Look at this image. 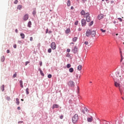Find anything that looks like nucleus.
I'll list each match as a JSON object with an SVG mask.
<instances>
[{"instance_id":"e433bc0d","label":"nucleus","mask_w":124,"mask_h":124,"mask_svg":"<svg viewBox=\"0 0 124 124\" xmlns=\"http://www.w3.org/2000/svg\"><path fill=\"white\" fill-rule=\"evenodd\" d=\"M100 31H102V32H105L106 31V30H104L102 29H101Z\"/></svg>"},{"instance_id":"f03ea898","label":"nucleus","mask_w":124,"mask_h":124,"mask_svg":"<svg viewBox=\"0 0 124 124\" xmlns=\"http://www.w3.org/2000/svg\"><path fill=\"white\" fill-rule=\"evenodd\" d=\"M91 33L92 30L90 29L87 30L86 32V36H87V37H90V36L91 35Z\"/></svg>"},{"instance_id":"f8f14e48","label":"nucleus","mask_w":124,"mask_h":124,"mask_svg":"<svg viewBox=\"0 0 124 124\" xmlns=\"http://www.w3.org/2000/svg\"><path fill=\"white\" fill-rule=\"evenodd\" d=\"M104 18V15L102 14H100L98 16V19L99 20H101V19H103Z\"/></svg>"},{"instance_id":"bb28decb","label":"nucleus","mask_w":124,"mask_h":124,"mask_svg":"<svg viewBox=\"0 0 124 124\" xmlns=\"http://www.w3.org/2000/svg\"><path fill=\"white\" fill-rule=\"evenodd\" d=\"M93 21H91V22L89 23V27H91V26H93Z\"/></svg>"},{"instance_id":"c03bdc74","label":"nucleus","mask_w":124,"mask_h":124,"mask_svg":"<svg viewBox=\"0 0 124 124\" xmlns=\"http://www.w3.org/2000/svg\"><path fill=\"white\" fill-rule=\"evenodd\" d=\"M85 15H86V16H90V13H85Z\"/></svg>"},{"instance_id":"9d476101","label":"nucleus","mask_w":124,"mask_h":124,"mask_svg":"<svg viewBox=\"0 0 124 124\" xmlns=\"http://www.w3.org/2000/svg\"><path fill=\"white\" fill-rule=\"evenodd\" d=\"M96 34V32L94 31H91V36L92 37H94L95 36V35Z\"/></svg>"},{"instance_id":"7ed1b4c3","label":"nucleus","mask_w":124,"mask_h":124,"mask_svg":"<svg viewBox=\"0 0 124 124\" xmlns=\"http://www.w3.org/2000/svg\"><path fill=\"white\" fill-rule=\"evenodd\" d=\"M51 48L52 50H56V48H57V46H56V43L52 42L51 44Z\"/></svg>"},{"instance_id":"423d86ee","label":"nucleus","mask_w":124,"mask_h":124,"mask_svg":"<svg viewBox=\"0 0 124 124\" xmlns=\"http://www.w3.org/2000/svg\"><path fill=\"white\" fill-rule=\"evenodd\" d=\"M86 22L85 19H81V26L82 27H86Z\"/></svg>"},{"instance_id":"f257e3e1","label":"nucleus","mask_w":124,"mask_h":124,"mask_svg":"<svg viewBox=\"0 0 124 124\" xmlns=\"http://www.w3.org/2000/svg\"><path fill=\"white\" fill-rule=\"evenodd\" d=\"M79 119V117L78 116V114H75L72 118V122L73 124H76L77 122H78V119Z\"/></svg>"},{"instance_id":"69168bd1","label":"nucleus","mask_w":124,"mask_h":124,"mask_svg":"<svg viewBox=\"0 0 124 124\" xmlns=\"http://www.w3.org/2000/svg\"><path fill=\"white\" fill-rule=\"evenodd\" d=\"M121 57L122 59H123V55L122 54H121Z\"/></svg>"},{"instance_id":"39448f33","label":"nucleus","mask_w":124,"mask_h":124,"mask_svg":"<svg viewBox=\"0 0 124 124\" xmlns=\"http://www.w3.org/2000/svg\"><path fill=\"white\" fill-rule=\"evenodd\" d=\"M68 85L69 86V87H72V88H73L74 87V82H73V81L71 80L68 83Z\"/></svg>"},{"instance_id":"e2e57ef3","label":"nucleus","mask_w":124,"mask_h":124,"mask_svg":"<svg viewBox=\"0 0 124 124\" xmlns=\"http://www.w3.org/2000/svg\"><path fill=\"white\" fill-rule=\"evenodd\" d=\"M120 53L121 55H122L123 54V52H122V51H121V49H120Z\"/></svg>"},{"instance_id":"1a4fd4ad","label":"nucleus","mask_w":124,"mask_h":124,"mask_svg":"<svg viewBox=\"0 0 124 124\" xmlns=\"http://www.w3.org/2000/svg\"><path fill=\"white\" fill-rule=\"evenodd\" d=\"M73 52L74 54H76V53L78 52V48H77V46H75L74 49H73Z\"/></svg>"},{"instance_id":"4468645a","label":"nucleus","mask_w":124,"mask_h":124,"mask_svg":"<svg viewBox=\"0 0 124 124\" xmlns=\"http://www.w3.org/2000/svg\"><path fill=\"white\" fill-rule=\"evenodd\" d=\"M80 14H81V16H85V15H86V12H85V11H84V10H82L80 12Z\"/></svg>"},{"instance_id":"aec40b11","label":"nucleus","mask_w":124,"mask_h":124,"mask_svg":"<svg viewBox=\"0 0 124 124\" xmlns=\"http://www.w3.org/2000/svg\"><path fill=\"white\" fill-rule=\"evenodd\" d=\"M20 36L22 39H24V38H25V34L23 33H20Z\"/></svg>"},{"instance_id":"6e6d98bb","label":"nucleus","mask_w":124,"mask_h":124,"mask_svg":"<svg viewBox=\"0 0 124 124\" xmlns=\"http://www.w3.org/2000/svg\"><path fill=\"white\" fill-rule=\"evenodd\" d=\"M72 101L71 100H69V103H72Z\"/></svg>"},{"instance_id":"79ce46f5","label":"nucleus","mask_w":124,"mask_h":124,"mask_svg":"<svg viewBox=\"0 0 124 124\" xmlns=\"http://www.w3.org/2000/svg\"><path fill=\"white\" fill-rule=\"evenodd\" d=\"M29 63H30V62L27 61L25 62V65H28V64H29Z\"/></svg>"},{"instance_id":"603ef678","label":"nucleus","mask_w":124,"mask_h":124,"mask_svg":"<svg viewBox=\"0 0 124 124\" xmlns=\"http://www.w3.org/2000/svg\"><path fill=\"white\" fill-rule=\"evenodd\" d=\"M40 66H42V62H40Z\"/></svg>"},{"instance_id":"a211bd4d","label":"nucleus","mask_w":124,"mask_h":124,"mask_svg":"<svg viewBox=\"0 0 124 124\" xmlns=\"http://www.w3.org/2000/svg\"><path fill=\"white\" fill-rule=\"evenodd\" d=\"M28 28H31V21H30L28 23Z\"/></svg>"},{"instance_id":"774afa93","label":"nucleus","mask_w":124,"mask_h":124,"mask_svg":"<svg viewBox=\"0 0 124 124\" xmlns=\"http://www.w3.org/2000/svg\"><path fill=\"white\" fill-rule=\"evenodd\" d=\"M71 44H74V43H71L70 45H71Z\"/></svg>"},{"instance_id":"052dcab7","label":"nucleus","mask_w":124,"mask_h":124,"mask_svg":"<svg viewBox=\"0 0 124 124\" xmlns=\"http://www.w3.org/2000/svg\"><path fill=\"white\" fill-rule=\"evenodd\" d=\"M48 33H52V31H48Z\"/></svg>"},{"instance_id":"c85d7f7f","label":"nucleus","mask_w":124,"mask_h":124,"mask_svg":"<svg viewBox=\"0 0 124 124\" xmlns=\"http://www.w3.org/2000/svg\"><path fill=\"white\" fill-rule=\"evenodd\" d=\"M5 60V58H4V56H2L1 57V61L2 62H4V61Z\"/></svg>"},{"instance_id":"9b49d317","label":"nucleus","mask_w":124,"mask_h":124,"mask_svg":"<svg viewBox=\"0 0 124 124\" xmlns=\"http://www.w3.org/2000/svg\"><path fill=\"white\" fill-rule=\"evenodd\" d=\"M93 116H91L90 117L87 118V122H88V123H92V122H93Z\"/></svg>"},{"instance_id":"3c124183","label":"nucleus","mask_w":124,"mask_h":124,"mask_svg":"<svg viewBox=\"0 0 124 124\" xmlns=\"http://www.w3.org/2000/svg\"><path fill=\"white\" fill-rule=\"evenodd\" d=\"M15 32H16V33H18V29L15 30Z\"/></svg>"},{"instance_id":"473e14b6","label":"nucleus","mask_w":124,"mask_h":124,"mask_svg":"<svg viewBox=\"0 0 124 124\" xmlns=\"http://www.w3.org/2000/svg\"><path fill=\"white\" fill-rule=\"evenodd\" d=\"M18 43H19V44H23V41L18 40Z\"/></svg>"},{"instance_id":"393cba45","label":"nucleus","mask_w":124,"mask_h":124,"mask_svg":"<svg viewBox=\"0 0 124 124\" xmlns=\"http://www.w3.org/2000/svg\"><path fill=\"white\" fill-rule=\"evenodd\" d=\"M2 92H4V85H2L0 87Z\"/></svg>"},{"instance_id":"20e7f679","label":"nucleus","mask_w":124,"mask_h":124,"mask_svg":"<svg viewBox=\"0 0 124 124\" xmlns=\"http://www.w3.org/2000/svg\"><path fill=\"white\" fill-rule=\"evenodd\" d=\"M114 86L117 88H118V87L119 91H121V84H120V83H118V82H117V81H115Z\"/></svg>"},{"instance_id":"5fc2aeb1","label":"nucleus","mask_w":124,"mask_h":124,"mask_svg":"<svg viewBox=\"0 0 124 124\" xmlns=\"http://www.w3.org/2000/svg\"><path fill=\"white\" fill-rule=\"evenodd\" d=\"M7 100H10V97H7Z\"/></svg>"},{"instance_id":"ea45409f","label":"nucleus","mask_w":124,"mask_h":124,"mask_svg":"<svg viewBox=\"0 0 124 124\" xmlns=\"http://www.w3.org/2000/svg\"><path fill=\"white\" fill-rule=\"evenodd\" d=\"M84 44H85V45H89V42L88 41H85Z\"/></svg>"},{"instance_id":"b1692460","label":"nucleus","mask_w":124,"mask_h":124,"mask_svg":"<svg viewBox=\"0 0 124 124\" xmlns=\"http://www.w3.org/2000/svg\"><path fill=\"white\" fill-rule=\"evenodd\" d=\"M69 71L71 73H72V72H73V71H74V69H73V68H70V69H69Z\"/></svg>"},{"instance_id":"0e129e2a","label":"nucleus","mask_w":124,"mask_h":124,"mask_svg":"<svg viewBox=\"0 0 124 124\" xmlns=\"http://www.w3.org/2000/svg\"><path fill=\"white\" fill-rule=\"evenodd\" d=\"M83 2H86V0H82Z\"/></svg>"},{"instance_id":"58836bf2","label":"nucleus","mask_w":124,"mask_h":124,"mask_svg":"<svg viewBox=\"0 0 124 124\" xmlns=\"http://www.w3.org/2000/svg\"><path fill=\"white\" fill-rule=\"evenodd\" d=\"M16 76H17V74L15 73V74H14L13 77V78H16Z\"/></svg>"},{"instance_id":"09e8293b","label":"nucleus","mask_w":124,"mask_h":124,"mask_svg":"<svg viewBox=\"0 0 124 124\" xmlns=\"http://www.w3.org/2000/svg\"><path fill=\"white\" fill-rule=\"evenodd\" d=\"M67 52L68 53H69V52H70V49H67Z\"/></svg>"},{"instance_id":"49530a36","label":"nucleus","mask_w":124,"mask_h":124,"mask_svg":"<svg viewBox=\"0 0 124 124\" xmlns=\"http://www.w3.org/2000/svg\"><path fill=\"white\" fill-rule=\"evenodd\" d=\"M78 31H82V28H78Z\"/></svg>"},{"instance_id":"338daca9","label":"nucleus","mask_w":124,"mask_h":124,"mask_svg":"<svg viewBox=\"0 0 124 124\" xmlns=\"http://www.w3.org/2000/svg\"><path fill=\"white\" fill-rule=\"evenodd\" d=\"M122 98L123 100H124V97H122Z\"/></svg>"},{"instance_id":"a18cd8bd","label":"nucleus","mask_w":124,"mask_h":124,"mask_svg":"<svg viewBox=\"0 0 124 124\" xmlns=\"http://www.w3.org/2000/svg\"><path fill=\"white\" fill-rule=\"evenodd\" d=\"M33 40V38L32 37H30V41H32Z\"/></svg>"},{"instance_id":"4c0bfd02","label":"nucleus","mask_w":124,"mask_h":124,"mask_svg":"<svg viewBox=\"0 0 124 124\" xmlns=\"http://www.w3.org/2000/svg\"><path fill=\"white\" fill-rule=\"evenodd\" d=\"M79 22L77 20V21H76L75 22V25H76V26H77V25H78V23Z\"/></svg>"},{"instance_id":"c756f323","label":"nucleus","mask_w":124,"mask_h":124,"mask_svg":"<svg viewBox=\"0 0 124 124\" xmlns=\"http://www.w3.org/2000/svg\"><path fill=\"white\" fill-rule=\"evenodd\" d=\"M26 94H29V93H30V92H29V88H27L26 89Z\"/></svg>"},{"instance_id":"f3484780","label":"nucleus","mask_w":124,"mask_h":124,"mask_svg":"<svg viewBox=\"0 0 124 124\" xmlns=\"http://www.w3.org/2000/svg\"><path fill=\"white\" fill-rule=\"evenodd\" d=\"M22 7H23V6H22V5H19L17 7V9H18V10H21V9H22Z\"/></svg>"},{"instance_id":"c9c22d12","label":"nucleus","mask_w":124,"mask_h":124,"mask_svg":"<svg viewBox=\"0 0 124 124\" xmlns=\"http://www.w3.org/2000/svg\"><path fill=\"white\" fill-rule=\"evenodd\" d=\"M47 77H48V78H52V75L48 74L47 76Z\"/></svg>"},{"instance_id":"2f4dec72","label":"nucleus","mask_w":124,"mask_h":124,"mask_svg":"<svg viewBox=\"0 0 124 124\" xmlns=\"http://www.w3.org/2000/svg\"><path fill=\"white\" fill-rule=\"evenodd\" d=\"M84 109L85 111H86L87 113L89 112V110H88V108L86 107L84 108Z\"/></svg>"},{"instance_id":"8fccbe9b","label":"nucleus","mask_w":124,"mask_h":124,"mask_svg":"<svg viewBox=\"0 0 124 124\" xmlns=\"http://www.w3.org/2000/svg\"><path fill=\"white\" fill-rule=\"evenodd\" d=\"M82 113H83V114H85V110H84V109H82Z\"/></svg>"},{"instance_id":"37998d69","label":"nucleus","mask_w":124,"mask_h":124,"mask_svg":"<svg viewBox=\"0 0 124 124\" xmlns=\"http://www.w3.org/2000/svg\"><path fill=\"white\" fill-rule=\"evenodd\" d=\"M14 48H15V49H16V48H17V45L16 44L14 45L13 46Z\"/></svg>"},{"instance_id":"ddd939ff","label":"nucleus","mask_w":124,"mask_h":124,"mask_svg":"<svg viewBox=\"0 0 124 124\" xmlns=\"http://www.w3.org/2000/svg\"><path fill=\"white\" fill-rule=\"evenodd\" d=\"M59 107H60L59 105L55 104L53 105L52 109H55V108H59Z\"/></svg>"},{"instance_id":"864d4df0","label":"nucleus","mask_w":124,"mask_h":124,"mask_svg":"<svg viewBox=\"0 0 124 124\" xmlns=\"http://www.w3.org/2000/svg\"><path fill=\"white\" fill-rule=\"evenodd\" d=\"M18 124H23V121H19Z\"/></svg>"},{"instance_id":"4be33fe9","label":"nucleus","mask_w":124,"mask_h":124,"mask_svg":"<svg viewBox=\"0 0 124 124\" xmlns=\"http://www.w3.org/2000/svg\"><path fill=\"white\" fill-rule=\"evenodd\" d=\"M77 39H78V37H75L73 38V42H76L77 41Z\"/></svg>"},{"instance_id":"6ab92c4d","label":"nucleus","mask_w":124,"mask_h":124,"mask_svg":"<svg viewBox=\"0 0 124 124\" xmlns=\"http://www.w3.org/2000/svg\"><path fill=\"white\" fill-rule=\"evenodd\" d=\"M69 32H70V29H67L65 31V33H66V34H68Z\"/></svg>"},{"instance_id":"f704fd0d","label":"nucleus","mask_w":124,"mask_h":124,"mask_svg":"<svg viewBox=\"0 0 124 124\" xmlns=\"http://www.w3.org/2000/svg\"><path fill=\"white\" fill-rule=\"evenodd\" d=\"M117 19L118 20H119L120 22H123V19H122V18L119 17Z\"/></svg>"},{"instance_id":"412c9836","label":"nucleus","mask_w":124,"mask_h":124,"mask_svg":"<svg viewBox=\"0 0 124 124\" xmlns=\"http://www.w3.org/2000/svg\"><path fill=\"white\" fill-rule=\"evenodd\" d=\"M78 70L80 71V70H82V65H79L78 66Z\"/></svg>"},{"instance_id":"dca6fc26","label":"nucleus","mask_w":124,"mask_h":124,"mask_svg":"<svg viewBox=\"0 0 124 124\" xmlns=\"http://www.w3.org/2000/svg\"><path fill=\"white\" fill-rule=\"evenodd\" d=\"M19 84L21 88H24V85H23V80H19Z\"/></svg>"},{"instance_id":"4d7b16f0","label":"nucleus","mask_w":124,"mask_h":124,"mask_svg":"<svg viewBox=\"0 0 124 124\" xmlns=\"http://www.w3.org/2000/svg\"><path fill=\"white\" fill-rule=\"evenodd\" d=\"M17 110H21V108L20 107H17Z\"/></svg>"},{"instance_id":"cd10ccee","label":"nucleus","mask_w":124,"mask_h":124,"mask_svg":"<svg viewBox=\"0 0 124 124\" xmlns=\"http://www.w3.org/2000/svg\"><path fill=\"white\" fill-rule=\"evenodd\" d=\"M32 14L33 16H35V14H36V11L35 10V9L32 12Z\"/></svg>"},{"instance_id":"a878e982","label":"nucleus","mask_w":124,"mask_h":124,"mask_svg":"<svg viewBox=\"0 0 124 124\" xmlns=\"http://www.w3.org/2000/svg\"><path fill=\"white\" fill-rule=\"evenodd\" d=\"M67 6H70L71 3H70V0H68L67 2Z\"/></svg>"},{"instance_id":"2eb2a0df","label":"nucleus","mask_w":124,"mask_h":124,"mask_svg":"<svg viewBox=\"0 0 124 124\" xmlns=\"http://www.w3.org/2000/svg\"><path fill=\"white\" fill-rule=\"evenodd\" d=\"M39 71H40V73L42 76H44V73H43V72L42 71V70L41 69L39 68L38 69Z\"/></svg>"},{"instance_id":"a19ab883","label":"nucleus","mask_w":124,"mask_h":124,"mask_svg":"<svg viewBox=\"0 0 124 124\" xmlns=\"http://www.w3.org/2000/svg\"><path fill=\"white\" fill-rule=\"evenodd\" d=\"M14 3H15V4H17V3H18V0H16L14 1Z\"/></svg>"},{"instance_id":"72a5a7b5","label":"nucleus","mask_w":124,"mask_h":124,"mask_svg":"<svg viewBox=\"0 0 124 124\" xmlns=\"http://www.w3.org/2000/svg\"><path fill=\"white\" fill-rule=\"evenodd\" d=\"M48 53H51L52 52V49L49 48L47 50Z\"/></svg>"},{"instance_id":"5701e85b","label":"nucleus","mask_w":124,"mask_h":124,"mask_svg":"<svg viewBox=\"0 0 124 124\" xmlns=\"http://www.w3.org/2000/svg\"><path fill=\"white\" fill-rule=\"evenodd\" d=\"M16 104H17V105L20 104V101H19V99L18 98H16Z\"/></svg>"},{"instance_id":"bf43d9fd","label":"nucleus","mask_w":124,"mask_h":124,"mask_svg":"<svg viewBox=\"0 0 124 124\" xmlns=\"http://www.w3.org/2000/svg\"><path fill=\"white\" fill-rule=\"evenodd\" d=\"M46 33H48V29H46Z\"/></svg>"},{"instance_id":"0eeeda50","label":"nucleus","mask_w":124,"mask_h":124,"mask_svg":"<svg viewBox=\"0 0 124 124\" xmlns=\"http://www.w3.org/2000/svg\"><path fill=\"white\" fill-rule=\"evenodd\" d=\"M29 20V15L28 14L25 15L23 16V21H27Z\"/></svg>"},{"instance_id":"de8ad7c7","label":"nucleus","mask_w":124,"mask_h":124,"mask_svg":"<svg viewBox=\"0 0 124 124\" xmlns=\"http://www.w3.org/2000/svg\"><path fill=\"white\" fill-rule=\"evenodd\" d=\"M7 54H9V53H10V50H9V49H7Z\"/></svg>"},{"instance_id":"7c9ffc66","label":"nucleus","mask_w":124,"mask_h":124,"mask_svg":"<svg viewBox=\"0 0 124 124\" xmlns=\"http://www.w3.org/2000/svg\"><path fill=\"white\" fill-rule=\"evenodd\" d=\"M70 67H71V65L69 63L67 64V68H69Z\"/></svg>"},{"instance_id":"680f3d73","label":"nucleus","mask_w":124,"mask_h":124,"mask_svg":"<svg viewBox=\"0 0 124 124\" xmlns=\"http://www.w3.org/2000/svg\"><path fill=\"white\" fill-rule=\"evenodd\" d=\"M63 116H60V119H63Z\"/></svg>"},{"instance_id":"6e6552de","label":"nucleus","mask_w":124,"mask_h":124,"mask_svg":"<svg viewBox=\"0 0 124 124\" xmlns=\"http://www.w3.org/2000/svg\"><path fill=\"white\" fill-rule=\"evenodd\" d=\"M84 17L86 18L87 22H91V16H84Z\"/></svg>"},{"instance_id":"13d9d810","label":"nucleus","mask_w":124,"mask_h":124,"mask_svg":"<svg viewBox=\"0 0 124 124\" xmlns=\"http://www.w3.org/2000/svg\"><path fill=\"white\" fill-rule=\"evenodd\" d=\"M71 9H72V10L74 9V7L73 6H71Z\"/></svg>"}]
</instances>
